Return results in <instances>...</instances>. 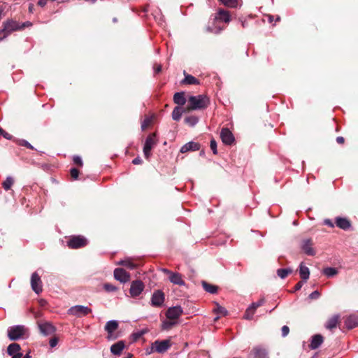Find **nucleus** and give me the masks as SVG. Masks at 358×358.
<instances>
[{"label": "nucleus", "mask_w": 358, "mask_h": 358, "mask_svg": "<svg viewBox=\"0 0 358 358\" xmlns=\"http://www.w3.org/2000/svg\"><path fill=\"white\" fill-rule=\"evenodd\" d=\"M189 103L192 110H201L208 107L209 99L205 95L190 96Z\"/></svg>", "instance_id": "f257e3e1"}, {"label": "nucleus", "mask_w": 358, "mask_h": 358, "mask_svg": "<svg viewBox=\"0 0 358 358\" xmlns=\"http://www.w3.org/2000/svg\"><path fill=\"white\" fill-rule=\"evenodd\" d=\"M26 328L23 325H15L8 329V337L10 341H17L23 338L26 333Z\"/></svg>", "instance_id": "f03ea898"}, {"label": "nucleus", "mask_w": 358, "mask_h": 358, "mask_svg": "<svg viewBox=\"0 0 358 358\" xmlns=\"http://www.w3.org/2000/svg\"><path fill=\"white\" fill-rule=\"evenodd\" d=\"M92 311V309L87 306L76 305L71 307L68 310V314L76 316L77 317H82L91 313Z\"/></svg>", "instance_id": "7ed1b4c3"}, {"label": "nucleus", "mask_w": 358, "mask_h": 358, "mask_svg": "<svg viewBox=\"0 0 358 358\" xmlns=\"http://www.w3.org/2000/svg\"><path fill=\"white\" fill-rule=\"evenodd\" d=\"M87 240L82 236H74L70 238L67 242V245L70 248L77 249L86 245Z\"/></svg>", "instance_id": "20e7f679"}, {"label": "nucleus", "mask_w": 358, "mask_h": 358, "mask_svg": "<svg viewBox=\"0 0 358 358\" xmlns=\"http://www.w3.org/2000/svg\"><path fill=\"white\" fill-rule=\"evenodd\" d=\"M171 347L169 340L155 341L152 344V350L158 353H164Z\"/></svg>", "instance_id": "39448f33"}, {"label": "nucleus", "mask_w": 358, "mask_h": 358, "mask_svg": "<svg viewBox=\"0 0 358 358\" xmlns=\"http://www.w3.org/2000/svg\"><path fill=\"white\" fill-rule=\"evenodd\" d=\"M31 287L32 290L37 294H39L43 291L42 281L37 272H34L31 274Z\"/></svg>", "instance_id": "423d86ee"}, {"label": "nucleus", "mask_w": 358, "mask_h": 358, "mask_svg": "<svg viewBox=\"0 0 358 358\" xmlns=\"http://www.w3.org/2000/svg\"><path fill=\"white\" fill-rule=\"evenodd\" d=\"M155 134H150L145 139L143 146V154L146 159H149L151 155V150L152 147L156 144Z\"/></svg>", "instance_id": "0eeeda50"}, {"label": "nucleus", "mask_w": 358, "mask_h": 358, "mask_svg": "<svg viewBox=\"0 0 358 358\" xmlns=\"http://www.w3.org/2000/svg\"><path fill=\"white\" fill-rule=\"evenodd\" d=\"M231 21V15L229 12L225 10L224 9H219L213 17V24L218 23L220 24V22L229 23Z\"/></svg>", "instance_id": "6e6552de"}, {"label": "nucleus", "mask_w": 358, "mask_h": 358, "mask_svg": "<svg viewBox=\"0 0 358 358\" xmlns=\"http://www.w3.org/2000/svg\"><path fill=\"white\" fill-rule=\"evenodd\" d=\"M144 284L140 280L132 281L129 289V293L132 297L138 296L144 289Z\"/></svg>", "instance_id": "1a4fd4ad"}, {"label": "nucleus", "mask_w": 358, "mask_h": 358, "mask_svg": "<svg viewBox=\"0 0 358 358\" xmlns=\"http://www.w3.org/2000/svg\"><path fill=\"white\" fill-rule=\"evenodd\" d=\"M313 243L310 238L303 239L301 243V248L308 256H314L315 251L313 248Z\"/></svg>", "instance_id": "9d476101"}, {"label": "nucleus", "mask_w": 358, "mask_h": 358, "mask_svg": "<svg viewBox=\"0 0 358 358\" xmlns=\"http://www.w3.org/2000/svg\"><path fill=\"white\" fill-rule=\"evenodd\" d=\"M220 138L224 144L231 145L235 141L232 132L228 128H222L220 131Z\"/></svg>", "instance_id": "9b49d317"}, {"label": "nucleus", "mask_w": 358, "mask_h": 358, "mask_svg": "<svg viewBox=\"0 0 358 358\" xmlns=\"http://www.w3.org/2000/svg\"><path fill=\"white\" fill-rule=\"evenodd\" d=\"M114 278L122 283H125L130 280V274L122 268L114 270Z\"/></svg>", "instance_id": "f8f14e48"}, {"label": "nucleus", "mask_w": 358, "mask_h": 358, "mask_svg": "<svg viewBox=\"0 0 358 358\" xmlns=\"http://www.w3.org/2000/svg\"><path fill=\"white\" fill-rule=\"evenodd\" d=\"M164 301V294L161 290H156L151 298V305L155 307H160Z\"/></svg>", "instance_id": "ddd939ff"}, {"label": "nucleus", "mask_w": 358, "mask_h": 358, "mask_svg": "<svg viewBox=\"0 0 358 358\" xmlns=\"http://www.w3.org/2000/svg\"><path fill=\"white\" fill-rule=\"evenodd\" d=\"M182 312L180 306H173L167 310L166 315L169 320H176L182 314Z\"/></svg>", "instance_id": "4468645a"}, {"label": "nucleus", "mask_w": 358, "mask_h": 358, "mask_svg": "<svg viewBox=\"0 0 358 358\" xmlns=\"http://www.w3.org/2000/svg\"><path fill=\"white\" fill-rule=\"evenodd\" d=\"M250 354L254 358H268V352L267 350L260 345L255 346Z\"/></svg>", "instance_id": "2eb2a0df"}, {"label": "nucleus", "mask_w": 358, "mask_h": 358, "mask_svg": "<svg viewBox=\"0 0 358 358\" xmlns=\"http://www.w3.org/2000/svg\"><path fill=\"white\" fill-rule=\"evenodd\" d=\"M3 28L8 34H10L11 32L20 29L21 27L16 21L13 20H8L3 22Z\"/></svg>", "instance_id": "dca6fc26"}, {"label": "nucleus", "mask_w": 358, "mask_h": 358, "mask_svg": "<svg viewBox=\"0 0 358 358\" xmlns=\"http://www.w3.org/2000/svg\"><path fill=\"white\" fill-rule=\"evenodd\" d=\"M206 29L207 32L213 33L215 34H219L220 33H221V31L222 30L224 29V27L221 26L218 23L213 24V18L208 22Z\"/></svg>", "instance_id": "f3484780"}, {"label": "nucleus", "mask_w": 358, "mask_h": 358, "mask_svg": "<svg viewBox=\"0 0 358 358\" xmlns=\"http://www.w3.org/2000/svg\"><path fill=\"white\" fill-rule=\"evenodd\" d=\"M118 328L117 320H109L105 326V331L108 333V338L111 339L113 332Z\"/></svg>", "instance_id": "a211bd4d"}, {"label": "nucleus", "mask_w": 358, "mask_h": 358, "mask_svg": "<svg viewBox=\"0 0 358 358\" xmlns=\"http://www.w3.org/2000/svg\"><path fill=\"white\" fill-rule=\"evenodd\" d=\"M200 149V144L199 143L194 141H189L185 145H183L180 152L182 153H185L189 151H196Z\"/></svg>", "instance_id": "6ab92c4d"}, {"label": "nucleus", "mask_w": 358, "mask_h": 358, "mask_svg": "<svg viewBox=\"0 0 358 358\" xmlns=\"http://www.w3.org/2000/svg\"><path fill=\"white\" fill-rule=\"evenodd\" d=\"M40 331L45 336L50 335L55 331V328L50 323L45 322L38 325Z\"/></svg>", "instance_id": "aec40b11"}, {"label": "nucleus", "mask_w": 358, "mask_h": 358, "mask_svg": "<svg viewBox=\"0 0 358 358\" xmlns=\"http://www.w3.org/2000/svg\"><path fill=\"white\" fill-rule=\"evenodd\" d=\"M323 341L324 339L322 335L315 334L313 336L310 341V348L311 350L317 349L322 344Z\"/></svg>", "instance_id": "412c9836"}, {"label": "nucleus", "mask_w": 358, "mask_h": 358, "mask_svg": "<svg viewBox=\"0 0 358 358\" xmlns=\"http://www.w3.org/2000/svg\"><path fill=\"white\" fill-rule=\"evenodd\" d=\"M336 224L343 230H348L351 227L350 222L345 217H337L336 218Z\"/></svg>", "instance_id": "4be33fe9"}, {"label": "nucleus", "mask_w": 358, "mask_h": 358, "mask_svg": "<svg viewBox=\"0 0 358 358\" xmlns=\"http://www.w3.org/2000/svg\"><path fill=\"white\" fill-rule=\"evenodd\" d=\"M345 325L349 329H353L358 326V316L356 315H351L348 316L345 320Z\"/></svg>", "instance_id": "5701e85b"}, {"label": "nucleus", "mask_w": 358, "mask_h": 358, "mask_svg": "<svg viewBox=\"0 0 358 358\" xmlns=\"http://www.w3.org/2000/svg\"><path fill=\"white\" fill-rule=\"evenodd\" d=\"M169 279L171 282L174 285H178L180 286H182L185 285V281L182 279V275L179 273L172 272L171 275L169 276Z\"/></svg>", "instance_id": "b1692460"}, {"label": "nucleus", "mask_w": 358, "mask_h": 358, "mask_svg": "<svg viewBox=\"0 0 358 358\" xmlns=\"http://www.w3.org/2000/svg\"><path fill=\"white\" fill-rule=\"evenodd\" d=\"M124 347V342L123 341H120L111 345L110 352L113 355H120Z\"/></svg>", "instance_id": "393cba45"}, {"label": "nucleus", "mask_w": 358, "mask_h": 358, "mask_svg": "<svg viewBox=\"0 0 358 358\" xmlns=\"http://www.w3.org/2000/svg\"><path fill=\"white\" fill-rule=\"evenodd\" d=\"M185 78L181 81L182 84L185 85H199V80L196 78L194 76L187 74L185 71L184 72Z\"/></svg>", "instance_id": "a878e982"}, {"label": "nucleus", "mask_w": 358, "mask_h": 358, "mask_svg": "<svg viewBox=\"0 0 358 358\" xmlns=\"http://www.w3.org/2000/svg\"><path fill=\"white\" fill-rule=\"evenodd\" d=\"M299 274L303 282H306L310 277V270L303 263L299 266Z\"/></svg>", "instance_id": "bb28decb"}, {"label": "nucleus", "mask_w": 358, "mask_h": 358, "mask_svg": "<svg viewBox=\"0 0 358 358\" xmlns=\"http://www.w3.org/2000/svg\"><path fill=\"white\" fill-rule=\"evenodd\" d=\"M173 101L175 103L179 105V106H183L185 105L186 102V99L185 97V94L182 92H176L173 95Z\"/></svg>", "instance_id": "cd10ccee"}, {"label": "nucleus", "mask_w": 358, "mask_h": 358, "mask_svg": "<svg viewBox=\"0 0 358 358\" xmlns=\"http://www.w3.org/2000/svg\"><path fill=\"white\" fill-rule=\"evenodd\" d=\"M338 322V315H334L329 318L325 324L327 329H332L336 327Z\"/></svg>", "instance_id": "c85d7f7f"}, {"label": "nucleus", "mask_w": 358, "mask_h": 358, "mask_svg": "<svg viewBox=\"0 0 358 358\" xmlns=\"http://www.w3.org/2000/svg\"><path fill=\"white\" fill-rule=\"evenodd\" d=\"M20 345L17 343H13L8 345L7 352L10 356H14L17 353H20Z\"/></svg>", "instance_id": "c756f323"}, {"label": "nucleus", "mask_w": 358, "mask_h": 358, "mask_svg": "<svg viewBox=\"0 0 358 358\" xmlns=\"http://www.w3.org/2000/svg\"><path fill=\"white\" fill-rule=\"evenodd\" d=\"M202 287L206 292L210 294L217 293L218 289L217 286L209 284L206 281H202Z\"/></svg>", "instance_id": "7c9ffc66"}, {"label": "nucleus", "mask_w": 358, "mask_h": 358, "mask_svg": "<svg viewBox=\"0 0 358 358\" xmlns=\"http://www.w3.org/2000/svg\"><path fill=\"white\" fill-rule=\"evenodd\" d=\"M117 264L124 266L131 270L136 268V265L132 262L130 258H126L117 262Z\"/></svg>", "instance_id": "2f4dec72"}, {"label": "nucleus", "mask_w": 358, "mask_h": 358, "mask_svg": "<svg viewBox=\"0 0 358 358\" xmlns=\"http://www.w3.org/2000/svg\"><path fill=\"white\" fill-rule=\"evenodd\" d=\"M183 112H184V110L182 107H180V106L175 107L172 112V118L176 121L180 120Z\"/></svg>", "instance_id": "473e14b6"}, {"label": "nucleus", "mask_w": 358, "mask_h": 358, "mask_svg": "<svg viewBox=\"0 0 358 358\" xmlns=\"http://www.w3.org/2000/svg\"><path fill=\"white\" fill-rule=\"evenodd\" d=\"M293 270L291 268H278L277 275L281 279H285L289 274L292 273Z\"/></svg>", "instance_id": "72a5a7b5"}, {"label": "nucleus", "mask_w": 358, "mask_h": 358, "mask_svg": "<svg viewBox=\"0 0 358 358\" xmlns=\"http://www.w3.org/2000/svg\"><path fill=\"white\" fill-rule=\"evenodd\" d=\"M323 273L328 278H331L338 273V270L334 267H327L323 269Z\"/></svg>", "instance_id": "f704fd0d"}, {"label": "nucleus", "mask_w": 358, "mask_h": 358, "mask_svg": "<svg viewBox=\"0 0 358 358\" xmlns=\"http://www.w3.org/2000/svg\"><path fill=\"white\" fill-rule=\"evenodd\" d=\"M177 324L176 320H164L163 321L162 324V329L164 330H169L171 329L173 326H175Z\"/></svg>", "instance_id": "c9c22d12"}, {"label": "nucleus", "mask_w": 358, "mask_h": 358, "mask_svg": "<svg viewBox=\"0 0 358 358\" xmlns=\"http://www.w3.org/2000/svg\"><path fill=\"white\" fill-rule=\"evenodd\" d=\"M199 122V118L196 116L191 115L185 118V122L190 127L195 126Z\"/></svg>", "instance_id": "e433bc0d"}, {"label": "nucleus", "mask_w": 358, "mask_h": 358, "mask_svg": "<svg viewBox=\"0 0 358 358\" xmlns=\"http://www.w3.org/2000/svg\"><path fill=\"white\" fill-rule=\"evenodd\" d=\"M14 182L13 178L11 176H8L6 180L3 182L2 186L6 191L10 189L11 186Z\"/></svg>", "instance_id": "4c0bfd02"}, {"label": "nucleus", "mask_w": 358, "mask_h": 358, "mask_svg": "<svg viewBox=\"0 0 358 358\" xmlns=\"http://www.w3.org/2000/svg\"><path fill=\"white\" fill-rule=\"evenodd\" d=\"M220 2L224 6L230 8H236L237 7L238 2L237 0H220Z\"/></svg>", "instance_id": "58836bf2"}, {"label": "nucleus", "mask_w": 358, "mask_h": 358, "mask_svg": "<svg viewBox=\"0 0 358 358\" xmlns=\"http://www.w3.org/2000/svg\"><path fill=\"white\" fill-rule=\"evenodd\" d=\"M255 310H253L250 306L247 308V310H245V313L244 314V319L245 320H252V317H253V315L255 313Z\"/></svg>", "instance_id": "ea45409f"}, {"label": "nucleus", "mask_w": 358, "mask_h": 358, "mask_svg": "<svg viewBox=\"0 0 358 358\" xmlns=\"http://www.w3.org/2000/svg\"><path fill=\"white\" fill-rule=\"evenodd\" d=\"M104 289L108 292H113L117 290V287L110 283H105L103 285Z\"/></svg>", "instance_id": "a19ab883"}, {"label": "nucleus", "mask_w": 358, "mask_h": 358, "mask_svg": "<svg viewBox=\"0 0 358 358\" xmlns=\"http://www.w3.org/2000/svg\"><path fill=\"white\" fill-rule=\"evenodd\" d=\"M215 312L217 314H220L223 316H225L227 315L228 311L227 309L222 306H219L217 304V308L215 309Z\"/></svg>", "instance_id": "79ce46f5"}, {"label": "nucleus", "mask_w": 358, "mask_h": 358, "mask_svg": "<svg viewBox=\"0 0 358 358\" xmlns=\"http://www.w3.org/2000/svg\"><path fill=\"white\" fill-rule=\"evenodd\" d=\"M264 301H264V298H262V299H259L258 301L252 303L250 306V307L253 310H255H255H256V309H257L258 307H259V306H262V305L264 303Z\"/></svg>", "instance_id": "37998d69"}, {"label": "nucleus", "mask_w": 358, "mask_h": 358, "mask_svg": "<svg viewBox=\"0 0 358 358\" xmlns=\"http://www.w3.org/2000/svg\"><path fill=\"white\" fill-rule=\"evenodd\" d=\"M19 145L21 146H24L29 149L34 150V148L27 141L22 139L19 141Z\"/></svg>", "instance_id": "c03bdc74"}, {"label": "nucleus", "mask_w": 358, "mask_h": 358, "mask_svg": "<svg viewBox=\"0 0 358 358\" xmlns=\"http://www.w3.org/2000/svg\"><path fill=\"white\" fill-rule=\"evenodd\" d=\"M210 147L212 150L213 154L217 155V143L215 139H212L210 143Z\"/></svg>", "instance_id": "a18cd8bd"}, {"label": "nucleus", "mask_w": 358, "mask_h": 358, "mask_svg": "<svg viewBox=\"0 0 358 358\" xmlns=\"http://www.w3.org/2000/svg\"><path fill=\"white\" fill-rule=\"evenodd\" d=\"M150 122H151V119L150 117H146L141 123L142 130H145L148 127V125L150 124Z\"/></svg>", "instance_id": "49530a36"}, {"label": "nucleus", "mask_w": 358, "mask_h": 358, "mask_svg": "<svg viewBox=\"0 0 358 358\" xmlns=\"http://www.w3.org/2000/svg\"><path fill=\"white\" fill-rule=\"evenodd\" d=\"M71 176L74 179L76 180L78 178L79 171L76 168H71L70 170Z\"/></svg>", "instance_id": "de8ad7c7"}, {"label": "nucleus", "mask_w": 358, "mask_h": 358, "mask_svg": "<svg viewBox=\"0 0 358 358\" xmlns=\"http://www.w3.org/2000/svg\"><path fill=\"white\" fill-rule=\"evenodd\" d=\"M73 163L75 164H77V165L80 166H83V161H82V159H81V157L80 156L75 155L73 157Z\"/></svg>", "instance_id": "09e8293b"}, {"label": "nucleus", "mask_w": 358, "mask_h": 358, "mask_svg": "<svg viewBox=\"0 0 358 358\" xmlns=\"http://www.w3.org/2000/svg\"><path fill=\"white\" fill-rule=\"evenodd\" d=\"M320 296V293L317 291V290H315L314 292H313L312 293H310L308 296L309 299H317Z\"/></svg>", "instance_id": "8fccbe9b"}, {"label": "nucleus", "mask_w": 358, "mask_h": 358, "mask_svg": "<svg viewBox=\"0 0 358 358\" xmlns=\"http://www.w3.org/2000/svg\"><path fill=\"white\" fill-rule=\"evenodd\" d=\"M281 331H282V337H285V336H287L289 334V328L287 326L285 325V326H283V327H282Z\"/></svg>", "instance_id": "3c124183"}, {"label": "nucleus", "mask_w": 358, "mask_h": 358, "mask_svg": "<svg viewBox=\"0 0 358 358\" xmlns=\"http://www.w3.org/2000/svg\"><path fill=\"white\" fill-rule=\"evenodd\" d=\"M9 34L4 30L3 28L0 30V41L3 40L5 38H6Z\"/></svg>", "instance_id": "603ef678"}, {"label": "nucleus", "mask_w": 358, "mask_h": 358, "mask_svg": "<svg viewBox=\"0 0 358 358\" xmlns=\"http://www.w3.org/2000/svg\"><path fill=\"white\" fill-rule=\"evenodd\" d=\"M58 343V339L55 337L50 340L49 344L51 348L55 347Z\"/></svg>", "instance_id": "864d4df0"}, {"label": "nucleus", "mask_w": 358, "mask_h": 358, "mask_svg": "<svg viewBox=\"0 0 358 358\" xmlns=\"http://www.w3.org/2000/svg\"><path fill=\"white\" fill-rule=\"evenodd\" d=\"M142 162H143V160L140 157H137L132 160V163L135 165L141 164Z\"/></svg>", "instance_id": "5fc2aeb1"}, {"label": "nucleus", "mask_w": 358, "mask_h": 358, "mask_svg": "<svg viewBox=\"0 0 358 358\" xmlns=\"http://www.w3.org/2000/svg\"><path fill=\"white\" fill-rule=\"evenodd\" d=\"M0 134L2 135L5 138H6L8 140L11 139V138H12V136L10 134H8V132L5 131L4 130H3L2 132H0Z\"/></svg>", "instance_id": "6e6d98bb"}, {"label": "nucleus", "mask_w": 358, "mask_h": 358, "mask_svg": "<svg viewBox=\"0 0 358 358\" xmlns=\"http://www.w3.org/2000/svg\"><path fill=\"white\" fill-rule=\"evenodd\" d=\"M304 282H303V280L297 282L296 284V285L294 286V291L296 292V291L301 289V288L302 287Z\"/></svg>", "instance_id": "4d7b16f0"}, {"label": "nucleus", "mask_w": 358, "mask_h": 358, "mask_svg": "<svg viewBox=\"0 0 358 358\" xmlns=\"http://www.w3.org/2000/svg\"><path fill=\"white\" fill-rule=\"evenodd\" d=\"M324 224L330 227H334V223L332 222V221L329 219H326L324 221Z\"/></svg>", "instance_id": "13d9d810"}, {"label": "nucleus", "mask_w": 358, "mask_h": 358, "mask_svg": "<svg viewBox=\"0 0 358 358\" xmlns=\"http://www.w3.org/2000/svg\"><path fill=\"white\" fill-rule=\"evenodd\" d=\"M5 8L3 5L0 6V20L5 15Z\"/></svg>", "instance_id": "bf43d9fd"}, {"label": "nucleus", "mask_w": 358, "mask_h": 358, "mask_svg": "<svg viewBox=\"0 0 358 358\" xmlns=\"http://www.w3.org/2000/svg\"><path fill=\"white\" fill-rule=\"evenodd\" d=\"M162 66L161 65H157L155 67V73H159V72L162 71Z\"/></svg>", "instance_id": "052dcab7"}, {"label": "nucleus", "mask_w": 358, "mask_h": 358, "mask_svg": "<svg viewBox=\"0 0 358 358\" xmlns=\"http://www.w3.org/2000/svg\"><path fill=\"white\" fill-rule=\"evenodd\" d=\"M344 141H345V140H344V138H343V137H342V136H338V137L336 138V142H337L338 143H339V144H342V143H344Z\"/></svg>", "instance_id": "680f3d73"}, {"label": "nucleus", "mask_w": 358, "mask_h": 358, "mask_svg": "<svg viewBox=\"0 0 358 358\" xmlns=\"http://www.w3.org/2000/svg\"><path fill=\"white\" fill-rule=\"evenodd\" d=\"M34 9V5L33 3H29V13H33Z\"/></svg>", "instance_id": "e2e57ef3"}, {"label": "nucleus", "mask_w": 358, "mask_h": 358, "mask_svg": "<svg viewBox=\"0 0 358 358\" xmlns=\"http://www.w3.org/2000/svg\"><path fill=\"white\" fill-rule=\"evenodd\" d=\"M162 272H164V273H166L169 275V276L171 275V273H172V271H169V269L167 268H162Z\"/></svg>", "instance_id": "0e129e2a"}, {"label": "nucleus", "mask_w": 358, "mask_h": 358, "mask_svg": "<svg viewBox=\"0 0 358 358\" xmlns=\"http://www.w3.org/2000/svg\"><path fill=\"white\" fill-rule=\"evenodd\" d=\"M22 356V353H17L12 357V358H21Z\"/></svg>", "instance_id": "69168bd1"}, {"label": "nucleus", "mask_w": 358, "mask_h": 358, "mask_svg": "<svg viewBox=\"0 0 358 358\" xmlns=\"http://www.w3.org/2000/svg\"><path fill=\"white\" fill-rule=\"evenodd\" d=\"M273 20V17L272 15L268 16V21L269 22H272Z\"/></svg>", "instance_id": "338daca9"}, {"label": "nucleus", "mask_w": 358, "mask_h": 358, "mask_svg": "<svg viewBox=\"0 0 358 358\" xmlns=\"http://www.w3.org/2000/svg\"><path fill=\"white\" fill-rule=\"evenodd\" d=\"M30 355L29 354L25 355L22 358H30Z\"/></svg>", "instance_id": "774afa93"}]
</instances>
